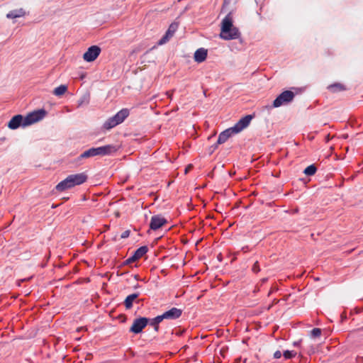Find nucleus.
<instances>
[{
  "instance_id": "nucleus-1",
  "label": "nucleus",
  "mask_w": 363,
  "mask_h": 363,
  "mask_svg": "<svg viewBox=\"0 0 363 363\" xmlns=\"http://www.w3.org/2000/svg\"><path fill=\"white\" fill-rule=\"evenodd\" d=\"M240 35L239 30L233 24L230 13L228 14L221 23L220 38L225 40L237 39L239 38Z\"/></svg>"
},
{
  "instance_id": "nucleus-2",
  "label": "nucleus",
  "mask_w": 363,
  "mask_h": 363,
  "mask_svg": "<svg viewBox=\"0 0 363 363\" xmlns=\"http://www.w3.org/2000/svg\"><path fill=\"white\" fill-rule=\"evenodd\" d=\"M86 179L87 176L84 173L71 174L58 183L55 189L57 191H63L75 186L82 184Z\"/></svg>"
},
{
  "instance_id": "nucleus-3",
  "label": "nucleus",
  "mask_w": 363,
  "mask_h": 363,
  "mask_svg": "<svg viewBox=\"0 0 363 363\" xmlns=\"http://www.w3.org/2000/svg\"><path fill=\"white\" fill-rule=\"evenodd\" d=\"M130 111L128 108H123L113 116L108 118L103 124L102 128L108 130L122 123L129 116Z\"/></svg>"
},
{
  "instance_id": "nucleus-4",
  "label": "nucleus",
  "mask_w": 363,
  "mask_h": 363,
  "mask_svg": "<svg viewBox=\"0 0 363 363\" xmlns=\"http://www.w3.org/2000/svg\"><path fill=\"white\" fill-rule=\"evenodd\" d=\"M295 97V94L290 90H286L281 92L274 100L272 104L273 108H278L284 105H287L293 101Z\"/></svg>"
},
{
  "instance_id": "nucleus-5",
  "label": "nucleus",
  "mask_w": 363,
  "mask_h": 363,
  "mask_svg": "<svg viewBox=\"0 0 363 363\" xmlns=\"http://www.w3.org/2000/svg\"><path fill=\"white\" fill-rule=\"evenodd\" d=\"M150 318L146 317H139L133 320L132 326L129 331L135 334L140 333L148 325Z\"/></svg>"
},
{
  "instance_id": "nucleus-6",
  "label": "nucleus",
  "mask_w": 363,
  "mask_h": 363,
  "mask_svg": "<svg viewBox=\"0 0 363 363\" xmlns=\"http://www.w3.org/2000/svg\"><path fill=\"white\" fill-rule=\"evenodd\" d=\"M46 114L47 111L43 108L29 113L26 116L25 125H30L36 122H38L41 121L46 116Z\"/></svg>"
},
{
  "instance_id": "nucleus-7",
  "label": "nucleus",
  "mask_w": 363,
  "mask_h": 363,
  "mask_svg": "<svg viewBox=\"0 0 363 363\" xmlns=\"http://www.w3.org/2000/svg\"><path fill=\"white\" fill-rule=\"evenodd\" d=\"M101 53V48L97 45H91L84 53L83 58L86 62L94 61Z\"/></svg>"
},
{
  "instance_id": "nucleus-8",
  "label": "nucleus",
  "mask_w": 363,
  "mask_h": 363,
  "mask_svg": "<svg viewBox=\"0 0 363 363\" xmlns=\"http://www.w3.org/2000/svg\"><path fill=\"white\" fill-rule=\"evenodd\" d=\"M253 118V116L252 115H246L245 116L240 118L235 125L232 127V130L234 133H238L241 132L243 129L247 128L252 119Z\"/></svg>"
},
{
  "instance_id": "nucleus-9",
  "label": "nucleus",
  "mask_w": 363,
  "mask_h": 363,
  "mask_svg": "<svg viewBox=\"0 0 363 363\" xmlns=\"http://www.w3.org/2000/svg\"><path fill=\"white\" fill-rule=\"evenodd\" d=\"M26 117L21 114H17L11 118L8 123V127L11 130H16L19 127H26L28 125H25Z\"/></svg>"
},
{
  "instance_id": "nucleus-10",
  "label": "nucleus",
  "mask_w": 363,
  "mask_h": 363,
  "mask_svg": "<svg viewBox=\"0 0 363 363\" xmlns=\"http://www.w3.org/2000/svg\"><path fill=\"white\" fill-rule=\"evenodd\" d=\"M96 156L110 155L117 151V148L113 145H106L98 147H94Z\"/></svg>"
},
{
  "instance_id": "nucleus-11",
  "label": "nucleus",
  "mask_w": 363,
  "mask_h": 363,
  "mask_svg": "<svg viewBox=\"0 0 363 363\" xmlns=\"http://www.w3.org/2000/svg\"><path fill=\"white\" fill-rule=\"evenodd\" d=\"M167 223V219L161 215H155L151 218L150 228L152 230H156L162 227Z\"/></svg>"
},
{
  "instance_id": "nucleus-12",
  "label": "nucleus",
  "mask_w": 363,
  "mask_h": 363,
  "mask_svg": "<svg viewBox=\"0 0 363 363\" xmlns=\"http://www.w3.org/2000/svg\"><path fill=\"white\" fill-rule=\"evenodd\" d=\"M182 314V310L177 308H172L169 311H165L160 316L164 320H176L181 317Z\"/></svg>"
},
{
  "instance_id": "nucleus-13",
  "label": "nucleus",
  "mask_w": 363,
  "mask_h": 363,
  "mask_svg": "<svg viewBox=\"0 0 363 363\" xmlns=\"http://www.w3.org/2000/svg\"><path fill=\"white\" fill-rule=\"evenodd\" d=\"M96 157V153L94 150V147H91L84 152H83L82 154H80L77 158L74 160V163L77 165H81L84 163V160Z\"/></svg>"
},
{
  "instance_id": "nucleus-14",
  "label": "nucleus",
  "mask_w": 363,
  "mask_h": 363,
  "mask_svg": "<svg viewBox=\"0 0 363 363\" xmlns=\"http://www.w3.org/2000/svg\"><path fill=\"white\" fill-rule=\"evenodd\" d=\"M208 55V51L203 48H199L196 50L194 55V61L201 63L206 60Z\"/></svg>"
},
{
  "instance_id": "nucleus-15",
  "label": "nucleus",
  "mask_w": 363,
  "mask_h": 363,
  "mask_svg": "<svg viewBox=\"0 0 363 363\" xmlns=\"http://www.w3.org/2000/svg\"><path fill=\"white\" fill-rule=\"evenodd\" d=\"M233 134H236V133H234V131L232 130V127L223 130L218 135L217 144L224 143Z\"/></svg>"
},
{
  "instance_id": "nucleus-16",
  "label": "nucleus",
  "mask_w": 363,
  "mask_h": 363,
  "mask_svg": "<svg viewBox=\"0 0 363 363\" xmlns=\"http://www.w3.org/2000/svg\"><path fill=\"white\" fill-rule=\"evenodd\" d=\"M26 12L25 11V9L23 8H20V9H13V10L10 11L6 14V16L9 19H16L18 18L23 17L26 16Z\"/></svg>"
},
{
  "instance_id": "nucleus-17",
  "label": "nucleus",
  "mask_w": 363,
  "mask_h": 363,
  "mask_svg": "<svg viewBox=\"0 0 363 363\" xmlns=\"http://www.w3.org/2000/svg\"><path fill=\"white\" fill-rule=\"evenodd\" d=\"M327 89L333 93L340 92V91H345L347 89L345 85H343L342 84L339 83V82H336V83L330 84L327 87Z\"/></svg>"
},
{
  "instance_id": "nucleus-18",
  "label": "nucleus",
  "mask_w": 363,
  "mask_h": 363,
  "mask_svg": "<svg viewBox=\"0 0 363 363\" xmlns=\"http://www.w3.org/2000/svg\"><path fill=\"white\" fill-rule=\"evenodd\" d=\"M139 296V293H134L130 295H128L125 301L124 305L126 309H130L133 307V301Z\"/></svg>"
},
{
  "instance_id": "nucleus-19",
  "label": "nucleus",
  "mask_w": 363,
  "mask_h": 363,
  "mask_svg": "<svg viewBox=\"0 0 363 363\" xmlns=\"http://www.w3.org/2000/svg\"><path fill=\"white\" fill-rule=\"evenodd\" d=\"M163 320L162 318L160 315L156 316L154 318L150 319L149 323L151 326L154 328L155 332H158L159 330V324Z\"/></svg>"
},
{
  "instance_id": "nucleus-20",
  "label": "nucleus",
  "mask_w": 363,
  "mask_h": 363,
  "mask_svg": "<svg viewBox=\"0 0 363 363\" xmlns=\"http://www.w3.org/2000/svg\"><path fill=\"white\" fill-rule=\"evenodd\" d=\"M148 251V247L145 245L141 246L138 248L133 253L134 256L137 259L141 258L143 255H145Z\"/></svg>"
},
{
  "instance_id": "nucleus-21",
  "label": "nucleus",
  "mask_w": 363,
  "mask_h": 363,
  "mask_svg": "<svg viewBox=\"0 0 363 363\" xmlns=\"http://www.w3.org/2000/svg\"><path fill=\"white\" fill-rule=\"evenodd\" d=\"M178 27H179V23L177 22H173L169 25V26L165 33L167 35H169L170 38H172L174 35V33L178 29Z\"/></svg>"
},
{
  "instance_id": "nucleus-22",
  "label": "nucleus",
  "mask_w": 363,
  "mask_h": 363,
  "mask_svg": "<svg viewBox=\"0 0 363 363\" xmlns=\"http://www.w3.org/2000/svg\"><path fill=\"white\" fill-rule=\"evenodd\" d=\"M67 86L66 85L62 84L54 89L53 94L55 96H60L63 95L67 91Z\"/></svg>"
},
{
  "instance_id": "nucleus-23",
  "label": "nucleus",
  "mask_w": 363,
  "mask_h": 363,
  "mask_svg": "<svg viewBox=\"0 0 363 363\" xmlns=\"http://www.w3.org/2000/svg\"><path fill=\"white\" fill-rule=\"evenodd\" d=\"M317 168L315 164H311L303 170V173L307 176H313L315 174Z\"/></svg>"
},
{
  "instance_id": "nucleus-24",
  "label": "nucleus",
  "mask_w": 363,
  "mask_h": 363,
  "mask_svg": "<svg viewBox=\"0 0 363 363\" xmlns=\"http://www.w3.org/2000/svg\"><path fill=\"white\" fill-rule=\"evenodd\" d=\"M90 96L89 94H84L80 99L78 101V105L82 106L83 104H88L89 102Z\"/></svg>"
},
{
  "instance_id": "nucleus-25",
  "label": "nucleus",
  "mask_w": 363,
  "mask_h": 363,
  "mask_svg": "<svg viewBox=\"0 0 363 363\" xmlns=\"http://www.w3.org/2000/svg\"><path fill=\"white\" fill-rule=\"evenodd\" d=\"M296 354V352L291 351V350H286L283 353L284 357L286 359H291L292 357H295Z\"/></svg>"
},
{
  "instance_id": "nucleus-26",
  "label": "nucleus",
  "mask_w": 363,
  "mask_h": 363,
  "mask_svg": "<svg viewBox=\"0 0 363 363\" xmlns=\"http://www.w3.org/2000/svg\"><path fill=\"white\" fill-rule=\"evenodd\" d=\"M321 329L315 328L311 331V335L312 337H318L321 335Z\"/></svg>"
},
{
  "instance_id": "nucleus-27",
  "label": "nucleus",
  "mask_w": 363,
  "mask_h": 363,
  "mask_svg": "<svg viewBox=\"0 0 363 363\" xmlns=\"http://www.w3.org/2000/svg\"><path fill=\"white\" fill-rule=\"evenodd\" d=\"M171 38L167 35L166 33L162 36V38L158 41V45L165 44Z\"/></svg>"
},
{
  "instance_id": "nucleus-28",
  "label": "nucleus",
  "mask_w": 363,
  "mask_h": 363,
  "mask_svg": "<svg viewBox=\"0 0 363 363\" xmlns=\"http://www.w3.org/2000/svg\"><path fill=\"white\" fill-rule=\"evenodd\" d=\"M136 260H138V259H136V257L134 256V255H133L131 257H130L128 259H127L125 261L124 264H130V263H132V262H135Z\"/></svg>"
},
{
  "instance_id": "nucleus-29",
  "label": "nucleus",
  "mask_w": 363,
  "mask_h": 363,
  "mask_svg": "<svg viewBox=\"0 0 363 363\" xmlns=\"http://www.w3.org/2000/svg\"><path fill=\"white\" fill-rule=\"evenodd\" d=\"M252 270L255 272V273H257L260 271V268H259V263L258 262H255L252 266Z\"/></svg>"
},
{
  "instance_id": "nucleus-30",
  "label": "nucleus",
  "mask_w": 363,
  "mask_h": 363,
  "mask_svg": "<svg viewBox=\"0 0 363 363\" xmlns=\"http://www.w3.org/2000/svg\"><path fill=\"white\" fill-rule=\"evenodd\" d=\"M219 144L215 143L209 147V153L212 154L217 148Z\"/></svg>"
},
{
  "instance_id": "nucleus-31",
  "label": "nucleus",
  "mask_w": 363,
  "mask_h": 363,
  "mask_svg": "<svg viewBox=\"0 0 363 363\" xmlns=\"http://www.w3.org/2000/svg\"><path fill=\"white\" fill-rule=\"evenodd\" d=\"M129 235H130V230H125L121 235V238H126L129 237Z\"/></svg>"
},
{
  "instance_id": "nucleus-32",
  "label": "nucleus",
  "mask_w": 363,
  "mask_h": 363,
  "mask_svg": "<svg viewBox=\"0 0 363 363\" xmlns=\"http://www.w3.org/2000/svg\"><path fill=\"white\" fill-rule=\"evenodd\" d=\"M281 352L279 350H277L274 353V357L275 359H279L281 357Z\"/></svg>"
},
{
  "instance_id": "nucleus-33",
  "label": "nucleus",
  "mask_w": 363,
  "mask_h": 363,
  "mask_svg": "<svg viewBox=\"0 0 363 363\" xmlns=\"http://www.w3.org/2000/svg\"><path fill=\"white\" fill-rule=\"evenodd\" d=\"M354 311H355V313H361L362 311H363V308H354Z\"/></svg>"
},
{
  "instance_id": "nucleus-34",
  "label": "nucleus",
  "mask_w": 363,
  "mask_h": 363,
  "mask_svg": "<svg viewBox=\"0 0 363 363\" xmlns=\"http://www.w3.org/2000/svg\"><path fill=\"white\" fill-rule=\"evenodd\" d=\"M330 140V135H327L326 137H325V141L328 143Z\"/></svg>"
},
{
  "instance_id": "nucleus-35",
  "label": "nucleus",
  "mask_w": 363,
  "mask_h": 363,
  "mask_svg": "<svg viewBox=\"0 0 363 363\" xmlns=\"http://www.w3.org/2000/svg\"><path fill=\"white\" fill-rule=\"evenodd\" d=\"M341 318H342V320H345L347 318H346V315H345L343 313L341 315Z\"/></svg>"
},
{
  "instance_id": "nucleus-36",
  "label": "nucleus",
  "mask_w": 363,
  "mask_h": 363,
  "mask_svg": "<svg viewBox=\"0 0 363 363\" xmlns=\"http://www.w3.org/2000/svg\"><path fill=\"white\" fill-rule=\"evenodd\" d=\"M299 343H300L299 342H294V346H298L299 345Z\"/></svg>"
},
{
  "instance_id": "nucleus-37",
  "label": "nucleus",
  "mask_w": 363,
  "mask_h": 363,
  "mask_svg": "<svg viewBox=\"0 0 363 363\" xmlns=\"http://www.w3.org/2000/svg\"><path fill=\"white\" fill-rule=\"evenodd\" d=\"M267 281V278H264V279H262V281L263 283H264V282H265V281Z\"/></svg>"
},
{
  "instance_id": "nucleus-38",
  "label": "nucleus",
  "mask_w": 363,
  "mask_h": 363,
  "mask_svg": "<svg viewBox=\"0 0 363 363\" xmlns=\"http://www.w3.org/2000/svg\"><path fill=\"white\" fill-rule=\"evenodd\" d=\"M342 137H343V138L346 139V138H348V135H344Z\"/></svg>"
},
{
  "instance_id": "nucleus-39",
  "label": "nucleus",
  "mask_w": 363,
  "mask_h": 363,
  "mask_svg": "<svg viewBox=\"0 0 363 363\" xmlns=\"http://www.w3.org/2000/svg\"><path fill=\"white\" fill-rule=\"evenodd\" d=\"M134 288H135V289H138V288H139V285H138V284L135 285V286H134Z\"/></svg>"
},
{
  "instance_id": "nucleus-40",
  "label": "nucleus",
  "mask_w": 363,
  "mask_h": 363,
  "mask_svg": "<svg viewBox=\"0 0 363 363\" xmlns=\"http://www.w3.org/2000/svg\"><path fill=\"white\" fill-rule=\"evenodd\" d=\"M220 255L218 256V259L219 260H220Z\"/></svg>"
}]
</instances>
